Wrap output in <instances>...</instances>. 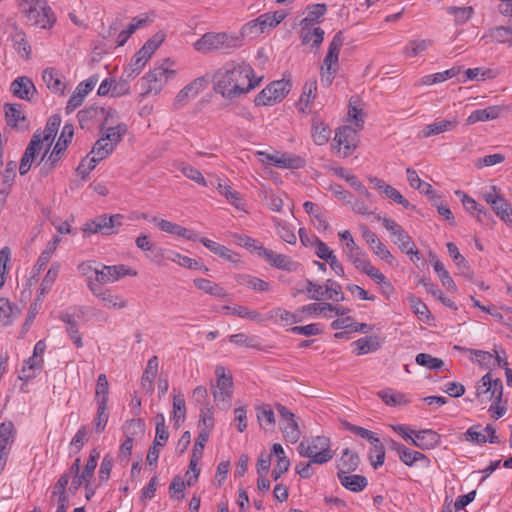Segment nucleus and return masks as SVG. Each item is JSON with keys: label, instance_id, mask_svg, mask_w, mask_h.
<instances>
[{"label": "nucleus", "instance_id": "61", "mask_svg": "<svg viewBox=\"0 0 512 512\" xmlns=\"http://www.w3.org/2000/svg\"><path fill=\"white\" fill-rule=\"evenodd\" d=\"M109 418L107 412V404L104 401H98L97 413L94 418L95 430L97 433H102L105 430Z\"/></svg>", "mask_w": 512, "mask_h": 512}, {"label": "nucleus", "instance_id": "4", "mask_svg": "<svg viewBox=\"0 0 512 512\" xmlns=\"http://www.w3.org/2000/svg\"><path fill=\"white\" fill-rule=\"evenodd\" d=\"M300 456L310 458L316 464L329 462L334 452L330 449V439L325 436H315L303 439L297 448Z\"/></svg>", "mask_w": 512, "mask_h": 512}, {"label": "nucleus", "instance_id": "10", "mask_svg": "<svg viewBox=\"0 0 512 512\" xmlns=\"http://www.w3.org/2000/svg\"><path fill=\"white\" fill-rule=\"evenodd\" d=\"M174 75L175 70H170L163 66L155 67L153 70H150L142 78V96L145 97L151 93L158 94L168 78Z\"/></svg>", "mask_w": 512, "mask_h": 512}, {"label": "nucleus", "instance_id": "59", "mask_svg": "<svg viewBox=\"0 0 512 512\" xmlns=\"http://www.w3.org/2000/svg\"><path fill=\"white\" fill-rule=\"evenodd\" d=\"M147 23V19H137L134 18L132 22L128 25L126 30L121 31L117 36V45L123 46L129 37L139 28L144 26Z\"/></svg>", "mask_w": 512, "mask_h": 512}, {"label": "nucleus", "instance_id": "58", "mask_svg": "<svg viewBox=\"0 0 512 512\" xmlns=\"http://www.w3.org/2000/svg\"><path fill=\"white\" fill-rule=\"evenodd\" d=\"M307 292L308 297L313 300H321L324 297V287L318 284H315L313 281L307 279L306 280V288L305 289H295L292 292V295L295 297L298 294Z\"/></svg>", "mask_w": 512, "mask_h": 512}, {"label": "nucleus", "instance_id": "18", "mask_svg": "<svg viewBox=\"0 0 512 512\" xmlns=\"http://www.w3.org/2000/svg\"><path fill=\"white\" fill-rule=\"evenodd\" d=\"M129 92L130 86L128 79H120V81H116L113 78H106L100 84L97 94L99 96L110 95L111 97H120L129 94Z\"/></svg>", "mask_w": 512, "mask_h": 512}, {"label": "nucleus", "instance_id": "19", "mask_svg": "<svg viewBox=\"0 0 512 512\" xmlns=\"http://www.w3.org/2000/svg\"><path fill=\"white\" fill-rule=\"evenodd\" d=\"M4 111L8 126L20 131H26L29 129V122L27 117L21 111L20 105L6 103L4 105Z\"/></svg>", "mask_w": 512, "mask_h": 512}, {"label": "nucleus", "instance_id": "64", "mask_svg": "<svg viewBox=\"0 0 512 512\" xmlns=\"http://www.w3.org/2000/svg\"><path fill=\"white\" fill-rule=\"evenodd\" d=\"M15 428L12 421L0 424V446L8 447L14 440Z\"/></svg>", "mask_w": 512, "mask_h": 512}, {"label": "nucleus", "instance_id": "37", "mask_svg": "<svg viewBox=\"0 0 512 512\" xmlns=\"http://www.w3.org/2000/svg\"><path fill=\"white\" fill-rule=\"evenodd\" d=\"M287 16V13L284 10H278L274 13H264L256 18V22H258L261 27L262 32H265L267 29H271L280 24Z\"/></svg>", "mask_w": 512, "mask_h": 512}, {"label": "nucleus", "instance_id": "5", "mask_svg": "<svg viewBox=\"0 0 512 512\" xmlns=\"http://www.w3.org/2000/svg\"><path fill=\"white\" fill-rule=\"evenodd\" d=\"M344 43L342 31H338L329 44L327 54L321 67V81L327 86L331 85L334 76L339 69V52Z\"/></svg>", "mask_w": 512, "mask_h": 512}, {"label": "nucleus", "instance_id": "63", "mask_svg": "<svg viewBox=\"0 0 512 512\" xmlns=\"http://www.w3.org/2000/svg\"><path fill=\"white\" fill-rule=\"evenodd\" d=\"M490 390H491V374L486 373L479 380V382L477 384V389H476V396L481 403H485V402L489 401L487 398L490 394Z\"/></svg>", "mask_w": 512, "mask_h": 512}, {"label": "nucleus", "instance_id": "12", "mask_svg": "<svg viewBox=\"0 0 512 512\" xmlns=\"http://www.w3.org/2000/svg\"><path fill=\"white\" fill-rule=\"evenodd\" d=\"M338 236L344 241L343 252L347 260L351 262L356 269L362 267L368 261L366 259V253L355 243L350 231H341L338 233Z\"/></svg>", "mask_w": 512, "mask_h": 512}, {"label": "nucleus", "instance_id": "42", "mask_svg": "<svg viewBox=\"0 0 512 512\" xmlns=\"http://www.w3.org/2000/svg\"><path fill=\"white\" fill-rule=\"evenodd\" d=\"M237 282L238 284L249 287L255 291L265 292L270 290V284L268 282L247 274L238 275Z\"/></svg>", "mask_w": 512, "mask_h": 512}, {"label": "nucleus", "instance_id": "15", "mask_svg": "<svg viewBox=\"0 0 512 512\" xmlns=\"http://www.w3.org/2000/svg\"><path fill=\"white\" fill-rule=\"evenodd\" d=\"M411 444L421 450H431L440 444L441 436L432 429L411 430Z\"/></svg>", "mask_w": 512, "mask_h": 512}, {"label": "nucleus", "instance_id": "26", "mask_svg": "<svg viewBox=\"0 0 512 512\" xmlns=\"http://www.w3.org/2000/svg\"><path fill=\"white\" fill-rule=\"evenodd\" d=\"M448 253L455 263L458 270L469 280H473V271L465 259V257L459 252L458 247L453 242H448L446 244Z\"/></svg>", "mask_w": 512, "mask_h": 512}, {"label": "nucleus", "instance_id": "35", "mask_svg": "<svg viewBox=\"0 0 512 512\" xmlns=\"http://www.w3.org/2000/svg\"><path fill=\"white\" fill-rule=\"evenodd\" d=\"M193 284L197 289L211 296L218 298H225L227 296V293L223 287H221L218 283L212 282L208 279L196 278L193 280Z\"/></svg>", "mask_w": 512, "mask_h": 512}, {"label": "nucleus", "instance_id": "34", "mask_svg": "<svg viewBox=\"0 0 512 512\" xmlns=\"http://www.w3.org/2000/svg\"><path fill=\"white\" fill-rule=\"evenodd\" d=\"M352 345L356 347L355 353L357 355H364L377 351L381 347V342L378 336L373 335L360 338L354 341Z\"/></svg>", "mask_w": 512, "mask_h": 512}, {"label": "nucleus", "instance_id": "62", "mask_svg": "<svg viewBox=\"0 0 512 512\" xmlns=\"http://www.w3.org/2000/svg\"><path fill=\"white\" fill-rule=\"evenodd\" d=\"M327 294V298L334 301H343L345 299L344 293L342 292L341 286L333 279H328L324 285V294Z\"/></svg>", "mask_w": 512, "mask_h": 512}, {"label": "nucleus", "instance_id": "43", "mask_svg": "<svg viewBox=\"0 0 512 512\" xmlns=\"http://www.w3.org/2000/svg\"><path fill=\"white\" fill-rule=\"evenodd\" d=\"M358 270L368 275L377 284L384 285L385 288L389 289L390 292L394 291L392 284L389 281H387L386 276L383 273H381L377 268L372 266L369 260Z\"/></svg>", "mask_w": 512, "mask_h": 512}, {"label": "nucleus", "instance_id": "11", "mask_svg": "<svg viewBox=\"0 0 512 512\" xmlns=\"http://www.w3.org/2000/svg\"><path fill=\"white\" fill-rule=\"evenodd\" d=\"M280 418H281V431L284 439L292 444L296 443L301 435L299 425L296 421V416L286 406L277 403L275 405Z\"/></svg>", "mask_w": 512, "mask_h": 512}, {"label": "nucleus", "instance_id": "13", "mask_svg": "<svg viewBox=\"0 0 512 512\" xmlns=\"http://www.w3.org/2000/svg\"><path fill=\"white\" fill-rule=\"evenodd\" d=\"M208 83L209 79L207 76L195 78L177 93L174 101V107L176 109L183 107L190 99L196 97L200 91L204 90Z\"/></svg>", "mask_w": 512, "mask_h": 512}, {"label": "nucleus", "instance_id": "38", "mask_svg": "<svg viewBox=\"0 0 512 512\" xmlns=\"http://www.w3.org/2000/svg\"><path fill=\"white\" fill-rule=\"evenodd\" d=\"M158 371V358L153 356L148 360L147 367L141 378V386L147 392L153 391V381Z\"/></svg>", "mask_w": 512, "mask_h": 512}, {"label": "nucleus", "instance_id": "22", "mask_svg": "<svg viewBox=\"0 0 512 512\" xmlns=\"http://www.w3.org/2000/svg\"><path fill=\"white\" fill-rule=\"evenodd\" d=\"M10 90L14 96L23 100H30L31 95L36 92L33 81L26 76L16 78L11 83Z\"/></svg>", "mask_w": 512, "mask_h": 512}, {"label": "nucleus", "instance_id": "29", "mask_svg": "<svg viewBox=\"0 0 512 512\" xmlns=\"http://www.w3.org/2000/svg\"><path fill=\"white\" fill-rule=\"evenodd\" d=\"M503 108L501 106H489L484 109L473 111L466 119L467 125H473L480 121H489L497 119Z\"/></svg>", "mask_w": 512, "mask_h": 512}, {"label": "nucleus", "instance_id": "44", "mask_svg": "<svg viewBox=\"0 0 512 512\" xmlns=\"http://www.w3.org/2000/svg\"><path fill=\"white\" fill-rule=\"evenodd\" d=\"M186 417V404L183 394L174 395L173 397V415L175 428H179L181 423L185 421Z\"/></svg>", "mask_w": 512, "mask_h": 512}, {"label": "nucleus", "instance_id": "49", "mask_svg": "<svg viewBox=\"0 0 512 512\" xmlns=\"http://www.w3.org/2000/svg\"><path fill=\"white\" fill-rule=\"evenodd\" d=\"M99 457L100 453L97 451V449H93L90 452L89 458L83 471L81 472V478L85 481V489H88V482H90L93 478Z\"/></svg>", "mask_w": 512, "mask_h": 512}, {"label": "nucleus", "instance_id": "21", "mask_svg": "<svg viewBox=\"0 0 512 512\" xmlns=\"http://www.w3.org/2000/svg\"><path fill=\"white\" fill-rule=\"evenodd\" d=\"M73 134H74L73 125L65 124L64 127L62 128V132H61L59 140L57 141L52 152L49 155V160H51L52 162H58L61 159L62 155L64 154L69 143L72 140Z\"/></svg>", "mask_w": 512, "mask_h": 512}, {"label": "nucleus", "instance_id": "47", "mask_svg": "<svg viewBox=\"0 0 512 512\" xmlns=\"http://www.w3.org/2000/svg\"><path fill=\"white\" fill-rule=\"evenodd\" d=\"M58 273H59V265L53 264L47 271L45 277L43 278V280L40 284V287L37 292V300H40L42 295H44L50 291L55 280L58 277Z\"/></svg>", "mask_w": 512, "mask_h": 512}, {"label": "nucleus", "instance_id": "25", "mask_svg": "<svg viewBox=\"0 0 512 512\" xmlns=\"http://www.w3.org/2000/svg\"><path fill=\"white\" fill-rule=\"evenodd\" d=\"M42 78L50 91L60 94L64 93L66 84L63 82V76L58 70L53 67H48L44 69Z\"/></svg>", "mask_w": 512, "mask_h": 512}, {"label": "nucleus", "instance_id": "53", "mask_svg": "<svg viewBox=\"0 0 512 512\" xmlns=\"http://www.w3.org/2000/svg\"><path fill=\"white\" fill-rule=\"evenodd\" d=\"M372 448L369 452L370 464L374 469L382 466L385 460V448L381 441L371 443Z\"/></svg>", "mask_w": 512, "mask_h": 512}, {"label": "nucleus", "instance_id": "57", "mask_svg": "<svg viewBox=\"0 0 512 512\" xmlns=\"http://www.w3.org/2000/svg\"><path fill=\"white\" fill-rule=\"evenodd\" d=\"M106 112V109L103 107L90 106L86 109L80 110L77 114L79 124L82 128L94 118L100 117Z\"/></svg>", "mask_w": 512, "mask_h": 512}, {"label": "nucleus", "instance_id": "7", "mask_svg": "<svg viewBox=\"0 0 512 512\" xmlns=\"http://www.w3.org/2000/svg\"><path fill=\"white\" fill-rule=\"evenodd\" d=\"M216 389H213V397L221 410H228L231 406L230 399L233 394V379L226 374L225 367L218 365L215 369Z\"/></svg>", "mask_w": 512, "mask_h": 512}, {"label": "nucleus", "instance_id": "28", "mask_svg": "<svg viewBox=\"0 0 512 512\" xmlns=\"http://www.w3.org/2000/svg\"><path fill=\"white\" fill-rule=\"evenodd\" d=\"M197 241H200L212 253L218 255L219 257L225 259L226 261H229V262H237L238 261V254L224 245L214 242L206 237L200 238L198 236Z\"/></svg>", "mask_w": 512, "mask_h": 512}, {"label": "nucleus", "instance_id": "23", "mask_svg": "<svg viewBox=\"0 0 512 512\" xmlns=\"http://www.w3.org/2000/svg\"><path fill=\"white\" fill-rule=\"evenodd\" d=\"M11 39L13 47L17 53L24 59L28 60L31 58V46L29 45L26 37V33L19 28L16 24L13 25V31L11 33Z\"/></svg>", "mask_w": 512, "mask_h": 512}, {"label": "nucleus", "instance_id": "20", "mask_svg": "<svg viewBox=\"0 0 512 512\" xmlns=\"http://www.w3.org/2000/svg\"><path fill=\"white\" fill-rule=\"evenodd\" d=\"M152 221L155 222L157 224L158 228L163 232H166V233H169L172 235H176L178 237H181V238H184V239H187L190 241L198 240V234L196 232H192L189 229H187L179 224L170 222L165 219L158 220L156 217H153Z\"/></svg>", "mask_w": 512, "mask_h": 512}, {"label": "nucleus", "instance_id": "32", "mask_svg": "<svg viewBox=\"0 0 512 512\" xmlns=\"http://www.w3.org/2000/svg\"><path fill=\"white\" fill-rule=\"evenodd\" d=\"M301 25V40L303 44H308L312 41V46L318 48L324 40V30L320 27L312 28V26Z\"/></svg>", "mask_w": 512, "mask_h": 512}, {"label": "nucleus", "instance_id": "24", "mask_svg": "<svg viewBox=\"0 0 512 512\" xmlns=\"http://www.w3.org/2000/svg\"><path fill=\"white\" fill-rule=\"evenodd\" d=\"M458 125V120L456 117L451 119H443L440 121L433 122L431 124L426 125L422 131L421 135L424 138H428L434 135H438L444 132L454 130Z\"/></svg>", "mask_w": 512, "mask_h": 512}, {"label": "nucleus", "instance_id": "52", "mask_svg": "<svg viewBox=\"0 0 512 512\" xmlns=\"http://www.w3.org/2000/svg\"><path fill=\"white\" fill-rule=\"evenodd\" d=\"M409 304L413 312L418 315L419 319L428 322L432 319V315L427 307V305L421 301L420 298L411 295L408 297Z\"/></svg>", "mask_w": 512, "mask_h": 512}, {"label": "nucleus", "instance_id": "14", "mask_svg": "<svg viewBox=\"0 0 512 512\" xmlns=\"http://www.w3.org/2000/svg\"><path fill=\"white\" fill-rule=\"evenodd\" d=\"M136 274V271H132L123 264L113 266L103 265L102 269H95L96 282L98 283H112L119 280L121 277L127 275L135 276Z\"/></svg>", "mask_w": 512, "mask_h": 512}, {"label": "nucleus", "instance_id": "46", "mask_svg": "<svg viewBox=\"0 0 512 512\" xmlns=\"http://www.w3.org/2000/svg\"><path fill=\"white\" fill-rule=\"evenodd\" d=\"M114 149L113 144L109 143L103 136H101V138L95 142L89 154L100 162L107 158Z\"/></svg>", "mask_w": 512, "mask_h": 512}, {"label": "nucleus", "instance_id": "30", "mask_svg": "<svg viewBox=\"0 0 512 512\" xmlns=\"http://www.w3.org/2000/svg\"><path fill=\"white\" fill-rule=\"evenodd\" d=\"M430 262L434 268L435 273L438 275L442 285L450 292H455L457 286L450 276L449 272L445 269L443 263L434 254H430Z\"/></svg>", "mask_w": 512, "mask_h": 512}, {"label": "nucleus", "instance_id": "41", "mask_svg": "<svg viewBox=\"0 0 512 512\" xmlns=\"http://www.w3.org/2000/svg\"><path fill=\"white\" fill-rule=\"evenodd\" d=\"M327 12V5L324 3H317L307 6V16L300 21V24L312 26L314 23L319 22V19Z\"/></svg>", "mask_w": 512, "mask_h": 512}, {"label": "nucleus", "instance_id": "54", "mask_svg": "<svg viewBox=\"0 0 512 512\" xmlns=\"http://www.w3.org/2000/svg\"><path fill=\"white\" fill-rule=\"evenodd\" d=\"M61 124V117L59 115H52L45 126V130L43 132V136L41 135L42 143L50 141L49 146L51 145V142L55 138L58 129Z\"/></svg>", "mask_w": 512, "mask_h": 512}, {"label": "nucleus", "instance_id": "27", "mask_svg": "<svg viewBox=\"0 0 512 512\" xmlns=\"http://www.w3.org/2000/svg\"><path fill=\"white\" fill-rule=\"evenodd\" d=\"M348 472H338V479L343 487L352 492H361L367 486L368 482L365 476L353 474L347 475Z\"/></svg>", "mask_w": 512, "mask_h": 512}, {"label": "nucleus", "instance_id": "16", "mask_svg": "<svg viewBox=\"0 0 512 512\" xmlns=\"http://www.w3.org/2000/svg\"><path fill=\"white\" fill-rule=\"evenodd\" d=\"M334 141L339 149L343 146V156H349L357 147V130L351 126H342L336 130Z\"/></svg>", "mask_w": 512, "mask_h": 512}, {"label": "nucleus", "instance_id": "1", "mask_svg": "<svg viewBox=\"0 0 512 512\" xmlns=\"http://www.w3.org/2000/svg\"><path fill=\"white\" fill-rule=\"evenodd\" d=\"M262 78H257L254 69L245 61H229L213 75L214 91L224 98L234 99L259 86Z\"/></svg>", "mask_w": 512, "mask_h": 512}, {"label": "nucleus", "instance_id": "33", "mask_svg": "<svg viewBox=\"0 0 512 512\" xmlns=\"http://www.w3.org/2000/svg\"><path fill=\"white\" fill-rule=\"evenodd\" d=\"M360 464L358 453L352 452L349 448L342 451L341 458L337 464L338 472H354Z\"/></svg>", "mask_w": 512, "mask_h": 512}, {"label": "nucleus", "instance_id": "36", "mask_svg": "<svg viewBox=\"0 0 512 512\" xmlns=\"http://www.w3.org/2000/svg\"><path fill=\"white\" fill-rule=\"evenodd\" d=\"M401 462H403L406 466H413L417 462H421L423 467H429L431 461L428 456L424 453L412 450L406 447L399 455Z\"/></svg>", "mask_w": 512, "mask_h": 512}, {"label": "nucleus", "instance_id": "56", "mask_svg": "<svg viewBox=\"0 0 512 512\" xmlns=\"http://www.w3.org/2000/svg\"><path fill=\"white\" fill-rule=\"evenodd\" d=\"M162 259H166L175 263H178L180 266L185 267L186 263L185 260H188V256H184L180 254L179 252L173 251V250H167V249H158L156 256H155V262H160Z\"/></svg>", "mask_w": 512, "mask_h": 512}, {"label": "nucleus", "instance_id": "6", "mask_svg": "<svg viewBox=\"0 0 512 512\" xmlns=\"http://www.w3.org/2000/svg\"><path fill=\"white\" fill-rule=\"evenodd\" d=\"M124 216L121 214L107 215L102 214L85 223L83 233L85 236L100 233L102 235H112L118 232L122 226Z\"/></svg>", "mask_w": 512, "mask_h": 512}, {"label": "nucleus", "instance_id": "31", "mask_svg": "<svg viewBox=\"0 0 512 512\" xmlns=\"http://www.w3.org/2000/svg\"><path fill=\"white\" fill-rule=\"evenodd\" d=\"M311 135L316 145H324L330 139L331 129L318 116H314Z\"/></svg>", "mask_w": 512, "mask_h": 512}, {"label": "nucleus", "instance_id": "3", "mask_svg": "<svg viewBox=\"0 0 512 512\" xmlns=\"http://www.w3.org/2000/svg\"><path fill=\"white\" fill-rule=\"evenodd\" d=\"M18 7L32 26L50 29L56 22L55 13L45 0H18Z\"/></svg>", "mask_w": 512, "mask_h": 512}, {"label": "nucleus", "instance_id": "50", "mask_svg": "<svg viewBox=\"0 0 512 512\" xmlns=\"http://www.w3.org/2000/svg\"><path fill=\"white\" fill-rule=\"evenodd\" d=\"M229 341L238 346L254 348L260 350L259 339L257 336H248L245 333H237L229 336Z\"/></svg>", "mask_w": 512, "mask_h": 512}, {"label": "nucleus", "instance_id": "39", "mask_svg": "<svg viewBox=\"0 0 512 512\" xmlns=\"http://www.w3.org/2000/svg\"><path fill=\"white\" fill-rule=\"evenodd\" d=\"M377 395L388 406H401L406 405L410 402V400L406 397L404 393L395 392L393 389L390 388L379 391Z\"/></svg>", "mask_w": 512, "mask_h": 512}, {"label": "nucleus", "instance_id": "8", "mask_svg": "<svg viewBox=\"0 0 512 512\" xmlns=\"http://www.w3.org/2000/svg\"><path fill=\"white\" fill-rule=\"evenodd\" d=\"M377 220L381 221L383 226L390 232L393 237V242L399 247V249L410 255H414L419 259V251L416 248L412 238L407 234L401 225L396 223L394 220L377 216Z\"/></svg>", "mask_w": 512, "mask_h": 512}, {"label": "nucleus", "instance_id": "48", "mask_svg": "<svg viewBox=\"0 0 512 512\" xmlns=\"http://www.w3.org/2000/svg\"><path fill=\"white\" fill-rule=\"evenodd\" d=\"M234 241L236 244L245 247L251 252H256L259 257H262V250L266 248L256 239L243 234H234Z\"/></svg>", "mask_w": 512, "mask_h": 512}, {"label": "nucleus", "instance_id": "60", "mask_svg": "<svg viewBox=\"0 0 512 512\" xmlns=\"http://www.w3.org/2000/svg\"><path fill=\"white\" fill-rule=\"evenodd\" d=\"M416 363L431 370H438L444 366V361L427 353H419L416 356Z\"/></svg>", "mask_w": 512, "mask_h": 512}, {"label": "nucleus", "instance_id": "40", "mask_svg": "<svg viewBox=\"0 0 512 512\" xmlns=\"http://www.w3.org/2000/svg\"><path fill=\"white\" fill-rule=\"evenodd\" d=\"M223 310L229 312L232 315H236L240 318L249 319L256 322H262L266 318H264L259 312L256 310H250L246 306L237 305L234 307L223 306Z\"/></svg>", "mask_w": 512, "mask_h": 512}, {"label": "nucleus", "instance_id": "9", "mask_svg": "<svg viewBox=\"0 0 512 512\" xmlns=\"http://www.w3.org/2000/svg\"><path fill=\"white\" fill-rule=\"evenodd\" d=\"M289 80H278L262 89L254 99L256 106H270L281 101L291 90Z\"/></svg>", "mask_w": 512, "mask_h": 512}, {"label": "nucleus", "instance_id": "45", "mask_svg": "<svg viewBox=\"0 0 512 512\" xmlns=\"http://www.w3.org/2000/svg\"><path fill=\"white\" fill-rule=\"evenodd\" d=\"M257 419L261 427L274 428L276 421L272 407L269 404H263L256 407Z\"/></svg>", "mask_w": 512, "mask_h": 512}, {"label": "nucleus", "instance_id": "2", "mask_svg": "<svg viewBox=\"0 0 512 512\" xmlns=\"http://www.w3.org/2000/svg\"><path fill=\"white\" fill-rule=\"evenodd\" d=\"M242 45V37L237 34L207 32L194 43V49L202 53L218 51L231 54Z\"/></svg>", "mask_w": 512, "mask_h": 512}, {"label": "nucleus", "instance_id": "55", "mask_svg": "<svg viewBox=\"0 0 512 512\" xmlns=\"http://www.w3.org/2000/svg\"><path fill=\"white\" fill-rule=\"evenodd\" d=\"M498 204L492 207L493 211L496 213L501 220L506 222L507 224L512 226V205L506 200L504 197L498 199Z\"/></svg>", "mask_w": 512, "mask_h": 512}, {"label": "nucleus", "instance_id": "51", "mask_svg": "<svg viewBox=\"0 0 512 512\" xmlns=\"http://www.w3.org/2000/svg\"><path fill=\"white\" fill-rule=\"evenodd\" d=\"M127 132V126L126 124H118L114 127L107 128L105 133H102V136L105 138L106 141L113 144V147L115 148L118 143L122 141V138Z\"/></svg>", "mask_w": 512, "mask_h": 512}, {"label": "nucleus", "instance_id": "17", "mask_svg": "<svg viewBox=\"0 0 512 512\" xmlns=\"http://www.w3.org/2000/svg\"><path fill=\"white\" fill-rule=\"evenodd\" d=\"M262 258H264L272 267L289 272H295L300 267V263L293 261L289 256L276 253L267 248L262 250Z\"/></svg>", "mask_w": 512, "mask_h": 512}]
</instances>
